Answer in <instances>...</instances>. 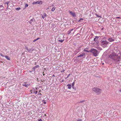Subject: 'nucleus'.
I'll list each match as a JSON object with an SVG mask.
<instances>
[{"label": "nucleus", "mask_w": 121, "mask_h": 121, "mask_svg": "<svg viewBox=\"0 0 121 121\" xmlns=\"http://www.w3.org/2000/svg\"><path fill=\"white\" fill-rule=\"evenodd\" d=\"M109 58L113 60L118 65L121 62V54H118L117 55L114 53H112L109 56Z\"/></svg>", "instance_id": "nucleus-1"}, {"label": "nucleus", "mask_w": 121, "mask_h": 121, "mask_svg": "<svg viewBox=\"0 0 121 121\" xmlns=\"http://www.w3.org/2000/svg\"><path fill=\"white\" fill-rule=\"evenodd\" d=\"M93 90L97 94H99L101 93L102 90L97 87H94L93 89Z\"/></svg>", "instance_id": "nucleus-2"}, {"label": "nucleus", "mask_w": 121, "mask_h": 121, "mask_svg": "<svg viewBox=\"0 0 121 121\" xmlns=\"http://www.w3.org/2000/svg\"><path fill=\"white\" fill-rule=\"evenodd\" d=\"M90 52L92 53L94 56H97L98 51L96 50L94 48H92L90 50Z\"/></svg>", "instance_id": "nucleus-3"}, {"label": "nucleus", "mask_w": 121, "mask_h": 121, "mask_svg": "<svg viewBox=\"0 0 121 121\" xmlns=\"http://www.w3.org/2000/svg\"><path fill=\"white\" fill-rule=\"evenodd\" d=\"M25 48L29 52H32L34 50V48L33 47L31 49H29L27 46H25Z\"/></svg>", "instance_id": "nucleus-4"}, {"label": "nucleus", "mask_w": 121, "mask_h": 121, "mask_svg": "<svg viewBox=\"0 0 121 121\" xmlns=\"http://www.w3.org/2000/svg\"><path fill=\"white\" fill-rule=\"evenodd\" d=\"M5 4H7L8 7H9V6L11 7L13 5L12 3L10 2H6Z\"/></svg>", "instance_id": "nucleus-5"}, {"label": "nucleus", "mask_w": 121, "mask_h": 121, "mask_svg": "<svg viewBox=\"0 0 121 121\" xmlns=\"http://www.w3.org/2000/svg\"><path fill=\"white\" fill-rule=\"evenodd\" d=\"M42 3V1H38L36 2H34L32 3L33 4H41Z\"/></svg>", "instance_id": "nucleus-6"}, {"label": "nucleus", "mask_w": 121, "mask_h": 121, "mask_svg": "<svg viewBox=\"0 0 121 121\" xmlns=\"http://www.w3.org/2000/svg\"><path fill=\"white\" fill-rule=\"evenodd\" d=\"M101 42L102 45L107 44L108 43V41L104 40L101 41Z\"/></svg>", "instance_id": "nucleus-7"}, {"label": "nucleus", "mask_w": 121, "mask_h": 121, "mask_svg": "<svg viewBox=\"0 0 121 121\" xmlns=\"http://www.w3.org/2000/svg\"><path fill=\"white\" fill-rule=\"evenodd\" d=\"M69 13L71 14V15L74 17H75L76 16L75 13H73L71 11H69Z\"/></svg>", "instance_id": "nucleus-8"}, {"label": "nucleus", "mask_w": 121, "mask_h": 121, "mask_svg": "<svg viewBox=\"0 0 121 121\" xmlns=\"http://www.w3.org/2000/svg\"><path fill=\"white\" fill-rule=\"evenodd\" d=\"M75 84V82H74L73 83H72V88L74 89L75 90H76V88L75 87H74V85Z\"/></svg>", "instance_id": "nucleus-9"}, {"label": "nucleus", "mask_w": 121, "mask_h": 121, "mask_svg": "<svg viewBox=\"0 0 121 121\" xmlns=\"http://www.w3.org/2000/svg\"><path fill=\"white\" fill-rule=\"evenodd\" d=\"M99 38V37L97 36H95V38L94 39V40L95 42H96L97 41L98 38Z\"/></svg>", "instance_id": "nucleus-10"}, {"label": "nucleus", "mask_w": 121, "mask_h": 121, "mask_svg": "<svg viewBox=\"0 0 121 121\" xmlns=\"http://www.w3.org/2000/svg\"><path fill=\"white\" fill-rule=\"evenodd\" d=\"M42 17L43 19H44V17L46 16V14L44 13H43V14H42Z\"/></svg>", "instance_id": "nucleus-11"}, {"label": "nucleus", "mask_w": 121, "mask_h": 121, "mask_svg": "<svg viewBox=\"0 0 121 121\" xmlns=\"http://www.w3.org/2000/svg\"><path fill=\"white\" fill-rule=\"evenodd\" d=\"M108 40L110 42H112L114 41V39L111 38H110L108 39Z\"/></svg>", "instance_id": "nucleus-12"}, {"label": "nucleus", "mask_w": 121, "mask_h": 121, "mask_svg": "<svg viewBox=\"0 0 121 121\" xmlns=\"http://www.w3.org/2000/svg\"><path fill=\"white\" fill-rule=\"evenodd\" d=\"M85 54L84 53H83L81 55H79L78 56V57H81L83 56H85Z\"/></svg>", "instance_id": "nucleus-13"}, {"label": "nucleus", "mask_w": 121, "mask_h": 121, "mask_svg": "<svg viewBox=\"0 0 121 121\" xmlns=\"http://www.w3.org/2000/svg\"><path fill=\"white\" fill-rule=\"evenodd\" d=\"M39 66L38 65H37L36 66H35L33 68V70L34 71L35 70V69L36 68H39Z\"/></svg>", "instance_id": "nucleus-14"}, {"label": "nucleus", "mask_w": 121, "mask_h": 121, "mask_svg": "<svg viewBox=\"0 0 121 121\" xmlns=\"http://www.w3.org/2000/svg\"><path fill=\"white\" fill-rule=\"evenodd\" d=\"M34 21H35V20H34V18L32 19H31L29 21V22L30 23V24H31L32 22H33Z\"/></svg>", "instance_id": "nucleus-15"}, {"label": "nucleus", "mask_w": 121, "mask_h": 121, "mask_svg": "<svg viewBox=\"0 0 121 121\" xmlns=\"http://www.w3.org/2000/svg\"><path fill=\"white\" fill-rule=\"evenodd\" d=\"M67 86H68V89H71V84H68Z\"/></svg>", "instance_id": "nucleus-16"}, {"label": "nucleus", "mask_w": 121, "mask_h": 121, "mask_svg": "<svg viewBox=\"0 0 121 121\" xmlns=\"http://www.w3.org/2000/svg\"><path fill=\"white\" fill-rule=\"evenodd\" d=\"M30 85V84H23V86H25L26 87H27L28 86H29Z\"/></svg>", "instance_id": "nucleus-17"}, {"label": "nucleus", "mask_w": 121, "mask_h": 121, "mask_svg": "<svg viewBox=\"0 0 121 121\" xmlns=\"http://www.w3.org/2000/svg\"><path fill=\"white\" fill-rule=\"evenodd\" d=\"M5 57L7 59L9 60H10V58L8 56H5Z\"/></svg>", "instance_id": "nucleus-18"}, {"label": "nucleus", "mask_w": 121, "mask_h": 121, "mask_svg": "<svg viewBox=\"0 0 121 121\" xmlns=\"http://www.w3.org/2000/svg\"><path fill=\"white\" fill-rule=\"evenodd\" d=\"M86 49H87V48H86L84 50V51L85 52H90V50L89 51H88L86 50Z\"/></svg>", "instance_id": "nucleus-19"}, {"label": "nucleus", "mask_w": 121, "mask_h": 121, "mask_svg": "<svg viewBox=\"0 0 121 121\" xmlns=\"http://www.w3.org/2000/svg\"><path fill=\"white\" fill-rule=\"evenodd\" d=\"M55 9V7H53V8H52V11H54Z\"/></svg>", "instance_id": "nucleus-20"}, {"label": "nucleus", "mask_w": 121, "mask_h": 121, "mask_svg": "<svg viewBox=\"0 0 121 121\" xmlns=\"http://www.w3.org/2000/svg\"><path fill=\"white\" fill-rule=\"evenodd\" d=\"M20 9H21L20 8H16V10L18 11V10H19Z\"/></svg>", "instance_id": "nucleus-21"}, {"label": "nucleus", "mask_w": 121, "mask_h": 121, "mask_svg": "<svg viewBox=\"0 0 121 121\" xmlns=\"http://www.w3.org/2000/svg\"><path fill=\"white\" fill-rule=\"evenodd\" d=\"M64 40H62V39L59 40H58V41L61 43H62L64 41Z\"/></svg>", "instance_id": "nucleus-22"}, {"label": "nucleus", "mask_w": 121, "mask_h": 121, "mask_svg": "<svg viewBox=\"0 0 121 121\" xmlns=\"http://www.w3.org/2000/svg\"><path fill=\"white\" fill-rule=\"evenodd\" d=\"M97 48L99 50H102V48L99 47H97Z\"/></svg>", "instance_id": "nucleus-23"}, {"label": "nucleus", "mask_w": 121, "mask_h": 121, "mask_svg": "<svg viewBox=\"0 0 121 121\" xmlns=\"http://www.w3.org/2000/svg\"><path fill=\"white\" fill-rule=\"evenodd\" d=\"M71 33V31L70 30H69L67 32V34L69 35Z\"/></svg>", "instance_id": "nucleus-24"}, {"label": "nucleus", "mask_w": 121, "mask_h": 121, "mask_svg": "<svg viewBox=\"0 0 121 121\" xmlns=\"http://www.w3.org/2000/svg\"><path fill=\"white\" fill-rule=\"evenodd\" d=\"M85 101V100H82L80 102H78V103H82V102H84Z\"/></svg>", "instance_id": "nucleus-25"}, {"label": "nucleus", "mask_w": 121, "mask_h": 121, "mask_svg": "<svg viewBox=\"0 0 121 121\" xmlns=\"http://www.w3.org/2000/svg\"><path fill=\"white\" fill-rule=\"evenodd\" d=\"M28 6V5L27 4H25V7H27Z\"/></svg>", "instance_id": "nucleus-26"}, {"label": "nucleus", "mask_w": 121, "mask_h": 121, "mask_svg": "<svg viewBox=\"0 0 121 121\" xmlns=\"http://www.w3.org/2000/svg\"><path fill=\"white\" fill-rule=\"evenodd\" d=\"M83 20V18H81L80 19L78 20V21L79 22H80L81 20Z\"/></svg>", "instance_id": "nucleus-27"}, {"label": "nucleus", "mask_w": 121, "mask_h": 121, "mask_svg": "<svg viewBox=\"0 0 121 121\" xmlns=\"http://www.w3.org/2000/svg\"><path fill=\"white\" fill-rule=\"evenodd\" d=\"M1 10H3L4 9V7L2 5V6H1Z\"/></svg>", "instance_id": "nucleus-28"}, {"label": "nucleus", "mask_w": 121, "mask_h": 121, "mask_svg": "<svg viewBox=\"0 0 121 121\" xmlns=\"http://www.w3.org/2000/svg\"><path fill=\"white\" fill-rule=\"evenodd\" d=\"M77 121H82V120L81 119H79L78 120H77Z\"/></svg>", "instance_id": "nucleus-29"}, {"label": "nucleus", "mask_w": 121, "mask_h": 121, "mask_svg": "<svg viewBox=\"0 0 121 121\" xmlns=\"http://www.w3.org/2000/svg\"><path fill=\"white\" fill-rule=\"evenodd\" d=\"M34 93L35 94H37V91H34Z\"/></svg>", "instance_id": "nucleus-30"}, {"label": "nucleus", "mask_w": 121, "mask_h": 121, "mask_svg": "<svg viewBox=\"0 0 121 121\" xmlns=\"http://www.w3.org/2000/svg\"><path fill=\"white\" fill-rule=\"evenodd\" d=\"M0 55L1 56H2V57H4V56L1 53H0Z\"/></svg>", "instance_id": "nucleus-31"}, {"label": "nucleus", "mask_w": 121, "mask_h": 121, "mask_svg": "<svg viewBox=\"0 0 121 121\" xmlns=\"http://www.w3.org/2000/svg\"><path fill=\"white\" fill-rule=\"evenodd\" d=\"M36 41H37V40H36V39H35L34 40H33V42H35Z\"/></svg>", "instance_id": "nucleus-32"}, {"label": "nucleus", "mask_w": 121, "mask_h": 121, "mask_svg": "<svg viewBox=\"0 0 121 121\" xmlns=\"http://www.w3.org/2000/svg\"><path fill=\"white\" fill-rule=\"evenodd\" d=\"M116 18H121L120 17H117Z\"/></svg>", "instance_id": "nucleus-33"}, {"label": "nucleus", "mask_w": 121, "mask_h": 121, "mask_svg": "<svg viewBox=\"0 0 121 121\" xmlns=\"http://www.w3.org/2000/svg\"><path fill=\"white\" fill-rule=\"evenodd\" d=\"M70 75V74H69L67 76V77L66 78H68L69 76Z\"/></svg>", "instance_id": "nucleus-34"}, {"label": "nucleus", "mask_w": 121, "mask_h": 121, "mask_svg": "<svg viewBox=\"0 0 121 121\" xmlns=\"http://www.w3.org/2000/svg\"><path fill=\"white\" fill-rule=\"evenodd\" d=\"M40 39V38H37V39H36L37 40L39 39Z\"/></svg>", "instance_id": "nucleus-35"}, {"label": "nucleus", "mask_w": 121, "mask_h": 121, "mask_svg": "<svg viewBox=\"0 0 121 121\" xmlns=\"http://www.w3.org/2000/svg\"><path fill=\"white\" fill-rule=\"evenodd\" d=\"M38 121H42V120L41 119H39Z\"/></svg>", "instance_id": "nucleus-36"}, {"label": "nucleus", "mask_w": 121, "mask_h": 121, "mask_svg": "<svg viewBox=\"0 0 121 121\" xmlns=\"http://www.w3.org/2000/svg\"><path fill=\"white\" fill-rule=\"evenodd\" d=\"M65 70H63L62 71H61V72H64Z\"/></svg>", "instance_id": "nucleus-37"}, {"label": "nucleus", "mask_w": 121, "mask_h": 121, "mask_svg": "<svg viewBox=\"0 0 121 121\" xmlns=\"http://www.w3.org/2000/svg\"><path fill=\"white\" fill-rule=\"evenodd\" d=\"M73 30V29H72L70 30V31L71 32V31H72Z\"/></svg>", "instance_id": "nucleus-38"}, {"label": "nucleus", "mask_w": 121, "mask_h": 121, "mask_svg": "<svg viewBox=\"0 0 121 121\" xmlns=\"http://www.w3.org/2000/svg\"><path fill=\"white\" fill-rule=\"evenodd\" d=\"M64 81V80L63 79L62 80V81H61V82H63Z\"/></svg>", "instance_id": "nucleus-39"}, {"label": "nucleus", "mask_w": 121, "mask_h": 121, "mask_svg": "<svg viewBox=\"0 0 121 121\" xmlns=\"http://www.w3.org/2000/svg\"><path fill=\"white\" fill-rule=\"evenodd\" d=\"M52 76H53V77H55V75H54V74H53V75Z\"/></svg>", "instance_id": "nucleus-40"}, {"label": "nucleus", "mask_w": 121, "mask_h": 121, "mask_svg": "<svg viewBox=\"0 0 121 121\" xmlns=\"http://www.w3.org/2000/svg\"><path fill=\"white\" fill-rule=\"evenodd\" d=\"M2 6V5H1L0 6V8L1 6Z\"/></svg>", "instance_id": "nucleus-41"}, {"label": "nucleus", "mask_w": 121, "mask_h": 121, "mask_svg": "<svg viewBox=\"0 0 121 121\" xmlns=\"http://www.w3.org/2000/svg\"><path fill=\"white\" fill-rule=\"evenodd\" d=\"M9 7H8V6H7V9Z\"/></svg>", "instance_id": "nucleus-42"}, {"label": "nucleus", "mask_w": 121, "mask_h": 121, "mask_svg": "<svg viewBox=\"0 0 121 121\" xmlns=\"http://www.w3.org/2000/svg\"><path fill=\"white\" fill-rule=\"evenodd\" d=\"M46 103V102H44V103L45 104Z\"/></svg>", "instance_id": "nucleus-43"}, {"label": "nucleus", "mask_w": 121, "mask_h": 121, "mask_svg": "<svg viewBox=\"0 0 121 121\" xmlns=\"http://www.w3.org/2000/svg\"><path fill=\"white\" fill-rule=\"evenodd\" d=\"M39 94V95H41V93H40V94Z\"/></svg>", "instance_id": "nucleus-44"}, {"label": "nucleus", "mask_w": 121, "mask_h": 121, "mask_svg": "<svg viewBox=\"0 0 121 121\" xmlns=\"http://www.w3.org/2000/svg\"><path fill=\"white\" fill-rule=\"evenodd\" d=\"M104 63H102V65H104Z\"/></svg>", "instance_id": "nucleus-45"}, {"label": "nucleus", "mask_w": 121, "mask_h": 121, "mask_svg": "<svg viewBox=\"0 0 121 121\" xmlns=\"http://www.w3.org/2000/svg\"><path fill=\"white\" fill-rule=\"evenodd\" d=\"M54 5H52V6H53Z\"/></svg>", "instance_id": "nucleus-46"}, {"label": "nucleus", "mask_w": 121, "mask_h": 121, "mask_svg": "<svg viewBox=\"0 0 121 121\" xmlns=\"http://www.w3.org/2000/svg\"><path fill=\"white\" fill-rule=\"evenodd\" d=\"M120 91L121 92V91Z\"/></svg>", "instance_id": "nucleus-47"}, {"label": "nucleus", "mask_w": 121, "mask_h": 121, "mask_svg": "<svg viewBox=\"0 0 121 121\" xmlns=\"http://www.w3.org/2000/svg\"><path fill=\"white\" fill-rule=\"evenodd\" d=\"M93 121H94V120Z\"/></svg>", "instance_id": "nucleus-48"}]
</instances>
